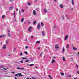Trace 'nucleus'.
Here are the masks:
<instances>
[{
	"mask_svg": "<svg viewBox=\"0 0 79 79\" xmlns=\"http://www.w3.org/2000/svg\"><path fill=\"white\" fill-rule=\"evenodd\" d=\"M58 48H59V44H56L55 45V49L56 50H58Z\"/></svg>",
	"mask_w": 79,
	"mask_h": 79,
	"instance_id": "obj_1",
	"label": "nucleus"
},
{
	"mask_svg": "<svg viewBox=\"0 0 79 79\" xmlns=\"http://www.w3.org/2000/svg\"><path fill=\"white\" fill-rule=\"evenodd\" d=\"M28 31L30 32H31L32 31V27L30 26L28 28Z\"/></svg>",
	"mask_w": 79,
	"mask_h": 79,
	"instance_id": "obj_2",
	"label": "nucleus"
},
{
	"mask_svg": "<svg viewBox=\"0 0 79 79\" xmlns=\"http://www.w3.org/2000/svg\"><path fill=\"white\" fill-rule=\"evenodd\" d=\"M19 75V76H23V75L21 74V73H18L15 75V76Z\"/></svg>",
	"mask_w": 79,
	"mask_h": 79,
	"instance_id": "obj_3",
	"label": "nucleus"
},
{
	"mask_svg": "<svg viewBox=\"0 0 79 79\" xmlns=\"http://www.w3.org/2000/svg\"><path fill=\"white\" fill-rule=\"evenodd\" d=\"M37 28L38 29H40V23H38L37 26Z\"/></svg>",
	"mask_w": 79,
	"mask_h": 79,
	"instance_id": "obj_4",
	"label": "nucleus"
},
{
	"mask_svg": "<svg viewBox=\"0 0 79 79\" xmlns=\"http://www.w3.org/2000/svg\"><path fill=\"white\" fill-rule=\"evenodd\" d=\"M14 18L15 19H16V12L15 11H14L13 13Z\"/></svg>",
	"mask_w": 79,
	"mask_h": 79,
	"instance_id": "obj_5",
	"label": "nucleus"
},
{
	"mask_svg": "<svg viewBox=\"0 0 79 79\" xmlns=\"http://www.w3.org/2000/svg\"><path fill=\"white\" fill-rule=\"evenodd\" d=\"M7 32H8V36L9 37H11V35H10V30H8L7 31Z\"/></svg>",
	"mask_w": 79,
	"mask_h": 79,
	"instance_id": "obj_6",
	"label": "nucleus"
},
{
	"mask_svg": "<svg viewBox=\"0 0 79 79\" xmlns=\"http://www.w3.org/2000/svg\"><path fill=\"white\" fill-rule=\"evenodd\" d=\"M33 13L34 15H37V12H36L35 10H34L33 11Z\"/></svg>",
	"mask_w": 79,
	"mask_h": 79,
	"instance_id": "obj_7",
	"label": "nucleus"
},
{
	"mask_svg": "<svg viewBox=\"0 0 79 79\" xmlns=\"http://www.w3.org/2000/svg\"><path fill=\"white\" fill-rule=\"evenodd\" d=\"M17 69H21V70H23V69H24V68H20L19 67H17Z\"/></svg>",
	"mask_w": 79,
	"mask_h": 79,
	"instance_id": "obj_8",
	"label": "nucleus"
},
{
	"mask_svg": "<svg viewBox=\"0 0 79 79\" xmlns=\"http://www.w3.org/2000/svg\"><path fill=\"white\" fill-rule=\"evenodd\" d=\"M6 35H0V38H2V37H6Z\"/></svg>",
	"mask_w": 79,
	"mask_h": 79,
	"instance_id": "obj_9",
	"label": "nucleus"
},
{
	"mask_svg": "<svg viewBox=\"0 0 79 79\" xmlns=\"http://www.w3.org/2000/svg\"><path fill=\"white\" fill-rule=\"evenodd\" d=\"M68 35H66L65 38L64 40H67V39H68Z\"/></svg>",
	"mask_w": 79,
	"mask_h": 79,
	"instance_id": "obj_10",
	"label": "nucleus"
},
{
	"mask_svg": "<svg viewBox=\"0 0 79 79\" xmlns=\"http://www.w3.org/2000/svg\"><path fill=\"white\" fill-rule=\"evenodd\" d=\"M43 11L44 13H46L47 12V9H44L43 10Z\"/></svg>",
	"mask_w": 79,
	"mask_h": 79,
	"instance_id": "obj_11",
	"label": "nucleus"
},
{
	"mask_svg": "<svg viewBox=\"0 0 79 79\" xmlns=\"http://www.w3.org/2000/svg\"><path fill=\"white\" fill-rule=\"evenodd\" d=\"M55 62V60L54 59H52V60L51 63H53Z\"/></svg>",
	"mask_w": 79,
	"mask_h": 79,
	"instance_id": "obj_12",
	"label": "nucleus"
},
{
	"mask_svg": "<svg viewBox=\"0 0 79 79\" xmlns=\"http://www.w3.org/2000/svg\"><path fill=\"white\" fill-rule=\"evenodd\" d=\"M74 0H71L72 4L73 5H74Z\"/></svg>",
	"mask_w": 79,
	"mask_h": 79,
	"instance_id": "obj_13",
	"label": "nucleus"
},
{
	"mask_svg": "<svg viewBox=\"0 0 79 79\" xmlns=\"http://www.w3.org/2000/svg\"><path fill=\"white\" fill-rule=\"evenodd\" d=\"M42 35L43 36L45 35V32L44 31L42 32Z\"/></svg>",
	"mask_w": 79,
	"mask_h": 79,
	"instance_id": "obj_14",
	"label": "nucleus"
},
{
	"mask_svg": "<svg viewBox=\"0 0 79 79\" xmlns=\"http://www.w3.org/2000/svg\"><path fill=\"white\" fill-rule=\"evenodd\" d=\"M73 49L74 50H77V48L76 47H73Z\"/></svg>",
	"mask_w": 79,
	"mask_h": 79,
	"instance_id": "obj_15",
	"label": "nucleus"
},
{
	"mask_svg": "<svg viewBox=\"0 0 79 79\" xmlns=\"http://www.w3.org/2000/svg\"><path fill=\"white\" fill-rule=\"evenodd\" d=\"M3 49H6V45H5L3 46Z\"/></svg>",
	"mask_w": 79,
	"mask_h": 79,
	"instance_id": "obj_16",
	"label": "nucleus"
},
{
	"mask_svg": "<svg viewBox=\"0 0 79 79\" xmlns=\"http://www.w3.org/2000/svg\"><path fill=\"white\" fill-rule=\"evenodd\" d=\"M62 59H63V61H66V60H65V58L64 57H63Z\"/></svg>",
	"mask_w": 79,
	"mask_h": 79,
	"instance_id": "obj_17",
	"label": "nucleus"
},
{
	"mask_svg": "<svg viewBox=\"0 0 79 79\" xmlns=\"http://www.w3.org/2000/svg\"><path fill=\"white\" fill-rule=\"evenodd\" d=\"M60 8H63V5L61 4L60 5Z\"/></svg>",
	"mask_w": 79,
	"mask_h": 79,
	"instance_id": "obj_18",
	"label": "nucleus"
},
{
	"mask_svg": "<svg viewBox=\"0 0 79 79\" xmlns=\"http://www.w3.org/2000/svg\"><path fill=\"white\" fill-rule=\"evenodd\" d=\"M41 26H42V27H43V26H44V23H43V22L41 23Z\"/></svg>",
	"mask_w": 79,
	"mask_h": 79,
	"instance_id": "obj_19",
	"label": "nucleus"
},
{
	"mask_svg": "<svg viewBox=\"0 0 79 79\" xmlns=\"http://www.w3.org/2000/svg\"><path fill=\"white\" fill-rule=\"evenodd\" d=\"M24 21V18H23L21 20V22H23Z\"/></svg>",
	"mask_w": 79,
	"mask_h": 79,
	"instance_id": "obj_20",
	"label": "nucleus"
},
{
	"mask_svg": "<svg viewBox=\"0 0 79 79\" xmlns=\"http://www.w3.org/2000/svg\"><path fill=\"white\" fill-rule=\"evenodd\" d=\"M69 47V44H67V46H66V48H68V47Z\"/></svg>",
	"mask_w": 79,
	"mask_h": 79,
	"instance_id": "obj_21",
	"label": "nucleus"
},
{
	"mask_svg": "<svg viewBox=\"0 0 79 79\" xmlns=\"http://www.w3.org/2000/svg\"><path fill=\"white\" fill-rule=\"evenodd\" d=\"M9 10H13V7H10Z\"/></svg>",
	"mask_w": 79,
	"mask_h": 79,
	"instance_id": "obj_22",
	"label": "nucleus"
},
{
	"mask_svg": "<svg viewBox=\"0 0 79 79\" xmlns=\"http://www.w3.org/2000/svg\"><path fill=\"white\" fill-rule=\"evenodd\" d=\"M9 41V40H7L6 42V44H8V42Z\"/></svg>",
	"mask_w": 79,
	"mask_h": 79,
	"instance_id": "obj_23",
	"label": "nucleus"
},
{
	"mask_svg": "<svg viewBox=\"0 0 79 79\" xmlns=\"http://www.w3.org/2000/svg\"><path fill=\"white\" fill-rule=\"evenodd\" d=\"M40 42L39 41H37L36 42V44H40Z\"/></svg>",
	"mask_w": 79,
	"mask_h": 79,
	"instance_id": "obj_24",
	"label": "nucleus"
},
{
	"mask_svg": "<svg viewBox=\"0 0 79 79\" xmlns=\"http://www.w3.org/2000/svg\"><path fill=\"white\" fill-rule=\"evenodd\" d=\"M34 64H30L29 65L30 66H34Z\"/></svg>",
	"mask_w": 79,
	"mask_h": 79,
	"instance_id": "obj_25",
	"label": "nucleus"
},
{
	"mask_svg": "<svg viewBox=\"0 0 79 79\" xmlns=\"http://www.w3.org/2000/svg\"><path fill=\"white\" fill-rule=\"evenodd\" d=\"M36 24V21H35L33 22V24Z\"/></svg>",
	"mask_w": 79,
	"mask_h": 79,
	"instance_id": "obj_26",
	"label": "nucleus"
},
{
	"mask_svg": "<svg viewBox=\"0 0 79 79\" xmlns=\"http://www.w3.org/2000/svg\"><path fill=\"white\" fill-rule=\"evenodd\" d=\"M36 11H39V8H36Z\"/></svg>",
	"mask_w": 79,
	"mask_h": 79,
	"instance_id": "obj_27",
	"label": "nucleus"
},
{
	"mask_svg": "<svg viewBox=\"0 0 79 79\" xmlns=\"http://www.w3.org/2000/svg\"><path fill=\"white\" fill-rule=\"evenodd\" d=\"M22 59H24V60H27V58H24V57H22Z\"/></svg>",
	"mask_w": 79,
	"mask_h": 79,
	"instance_id": "obj_28",
	"label": "nucleus"
},
{
	"mask_svg": "<svg viewBox=\"0 0 79 79\" xmlns=\"http://www.w3.org/2000/svg\"><path fill=\"white\" fill-rule=\"evenodd\" d=\"M21 11L23 13H24V10L23 9H22Z\"/></svg>",
	"mask_w": 79,
	"mask_h": 79,
	"instance_id": "obj_29",
	"label": "nucleus"
},
{
	"mask_svg": "<svg viewBox=\"0 0 79 79\" xmlns=\"http://www.w3.org/2000/svg\"><path fill=\"white\" fill-rule=\"evenodd\" d=\"M64 50H65L64 48V47H63V52H64Z\"/></svg>",
	"mask_w": 79,
	"mask_h": 79,
	"instance_id": "obj_30",
	"label": "nucleus"
},
{
	"mask_svg": "<svg viewBox=\"0 0 79 79\" xmlns=\"http://www.w3.org/2000/svg\"><path fill=\"white\" fill-rule=\"evenodd\" d=\"M28 23L29 24H31V21H28Z\"/></svg>",
	"mask_w": 79,
	"mask_h": 79,
	"instance_id": "obj_31",
	"label": "nucleus"
},
{
	"mask_svg": "<svg viewBox=\"0 0 79 79\" xmlns=\"http://www.w3.org/2000/svg\"><path fill=\"white\" fill-rule=\"evenodd\" d=\"M16 48H15L14 49V50H13V52H15L16 51Z\"/></svg>",
	"mask_w": 79,
	"mask_h": 79,
	"instance_id": "obj_32",
	"label": "nucleus"
},
{
	"mask_svg": "<svg viewBox=\"0 0 79 79\" xmlns=\"http://www.w3.org/2000/svg\"><path fill=\"white\" fill-rule=\"evenodd\" d=\"M24 53L25 54V55H27V51H25L24 52Z\"/></svg>",
	"mask_w": 79,
	"mask_h": 79,
	"instance_id": "obj_33",
	"label": "nucleus"
},
{
	"mask_svg": "<svg viewBox=\"0 0 79 79\" xmlns=\"http://www.w3.org/2000/svg\"><path fill=\"white\" fill-rule=\"evenodd\" d=\"M26 49H27L28 48V46H26L25 47Z\"/></svg>",
	"mask_w": 79,
	"mask_h": 79,
	"instance_id": "obj_34",
	"label": "nucleus"
},
{
	"mask_svg": "<svg viewBox=\"0 0 79 79\" xmlns=\"http://www.w3.org/2000/svg\"><path fill=\"white\" fill-rule=\"evenodd\" d=\"M27 4L29 6H30V5H31V4L29 2H28Z\"/></svg>",
	"mask_w": 79,
	"mask_h": 79,
	"instance_id": "obj_35",
	"label": "nucleus"
},
{
	"mask_svg": "<svg viewBox=\"0 0 79 79\" xmlns=\"http://www.w3.org/2000/svg\"><path fill=\"white\" fill-rule=\"evenodd\" d=\"M61 75L62 76H64V73H61Z\"/></svg>",
	"mask_w": 79,
	"mask_h": 79,
	"instance_id": "obj_36",
	"label": "nucleus"
},
{
	"mask_svg": "<svg viewBox=\"0 0 79 79\" xmlns=\"http://www.w3.org/2000/svg\"><path fill=\"white\" fill-rule=\"evenodd\" d=\"M5 15H3V16H2V18H5Z\"/></svg>",
	"mask_w": 79,
	"mask_h": 79,
	"instance_id": "obj_37",
	"label": "nucleus"
},
{
	"mask_svg": "<svg viewBox=\"0 0 79 79\" xmlns=\"http://www.w3.org/2000/svg\"><path fill=\"white\" fill-rule=\"evenodd\" d=\"M20 55L21 56H22V55H23V53H22V52L20 53Z\"/></svg>",
	"mask_w": 79,
	"mask_h": 79,
	"instance_id": "obj_38",
	"label": "nucleus"
},
{
	"mask_svg": "<svg viewBox=\"0 0 79 79\" xmlns=\"http://www.w3.org/2000/svg\"><path fill=\"white\" fill-rule=\"evenodd\" d=\"M0 67H1V68H3V66L1 65L0 66Z\"/></svg>",
	"mask_w": 79,
	"mask_h": 79,
	"instance_id": "obj_39",
	"label": "nucleus"
},
{
	"mask_svg": "<svg viewBox=\"0 0 79 79\" xmlns=\"http://www.w3.org/2000/svg\"><path fill=\"white\" fill-rule=\"evenodd\" d=\"M67 77H71V75H68Z\"/></svg>",
	"mask_w": 79,
	"mask_h": 79,
	"instance_id": "obj_40",
	"label": "nucleus"
},
{
	"mask_svg": "<svg viewBox=\"0 0 79 79\" xmlns=\"http://www.w3.org/2000/svg\"><path fill=\"white\" fill-rule=\"evenodd\" d=\"M77 73L79 74V71H77Z\"/></svg>",
	"mask_w": 79,
	"mask_h": 79,
	"instance_id": "obj_41",
	"label": "nucleus"
},
{
	"mask_svg": "<svg viewBox=\"0 0 79 79\" xmlns=\"http://www.w3.org/2000/svg\"><path fill=\"white\" fill-rule=\"evenodd\" d=\"M31 38L32 39H33V38H34V36H31Z\"/></svg>",
	"mask_w": 79,
	"mask_h": 79,
	"instance_id": "obj_42",
	"label": "nucleus"
},
{
	"mask_svg": "<svg viewBox=\"0 0 79 79\" xmlns=\"http://www.w3.org/2000/svg\"><path fill=\"white\" fill-rule=\"evenodd\" d=\"M25 62H29V60H27L25 61Z\"/></svg>",
	"mask_w": 79,
	"mask_h": 79,
	"instance_id": "obj_43",
	"label": "nucleus"
},
{
	"mask_svg": "<svg viewBox=\"0 0 79 79\" xmlns=\"http://www.w3.org/2000/svg\"><path fill=\"white\" fill-rule=\"evenodd\" d=\"M12 74H14L15 73V72H12Z\"/></svg>",
	"mask_w": 79,
	"mask_h": 79,
	"instance_id": "obj_44",
	"label": "nucleus"
},
{
	"mask_svg": "<svg viewBox=\"0 0 79 79\" xmlns=\"http://www.w3.org/2000/svg\"><path fill=\"white\" fill-rule=\"evenodd\" d=\"M19 14H20V15H21V10H19Z\"/></svg>",
	"mask_w": 79,
	"mask_h": 79,
	"instance_id": "obj_45",
	"label": "nucleus"
},
{
	"mask_svg": "<svg viewBox=\"0 0 79 79\" xmlns=\"http://www.w3.org/2000/svg\"><path fill=\"white\" fill-rule=\"evenodd\" d=\"M53 58H54V59H56V57H53Z\"/></svg>",
	"mask_w": 79,
	"mask_h": 79,
	"instance_id": "obj_46",
	"label": "nucleus"
},
{
	"mask_svg": "<svg viewBox=\"0 0 79 79\" xmlns=\"http://www.w3.org/2000/svg\"><path fill=\"white\" fill-rule=\"evenodd\" d=\"M20 63H23V61H20Z\"/></svg>",
	"mask_w": 79,
	"mask_h": 79,
	"instance_id": "obj_47",
	"label": "nucleus"
},
{
	"mask_svg": "<svg viewBox=\"0 0 79 79\" xmlns=\"http://www.w3.org/2000/svg\"><path fill=\"white\" fill-rule=\"evenodd\" d=\"M49 78H50V77H51V76L49 75Z\"/></svg>",
	"mask_w": 79,
	"mask_h": 79,
	"instance_id": "obj_48",
	"label": "nucleus"
},
{
	"mask_svg": "<svg viewBox=\"0 0 79 79\" xmlns=\"http://www.w3.org/2000/svg\"><path fill=\"white\" fill-rule=\"evenodd\" d=\"M3 69H4L5 70H6V69H5V68H4Z\"/></svg>",
	"mask_w": 79,
	"mask_h": 79,
	"instance_id": "obj_49",
	"label": "nucleus"
},
{
	"mask_svg": "<svg viewBox=\"0 0 79 79\" xmlns=\"http://www.w3.org/2000/svg\"><path fill=\"white\" fill-rule=\"evenodd\" d=\"M57 0H54V2H56V1Z\"/></svg>",
	"mask_w": 79,
	"mask_h": 79,
	"instance_id": "obj_50",
	"label": "nucleus"
},
{
	"mask_svg": "<svg viewBox=\"0 0 79 79\" xmlns=\"http://www.w3.org/2000/svg\"><path fill=\"white\" fill-rule=\"evenodd\" d=\"M18 9L16 8V10L17 11H18Z\"/></svg>",
	"mask_w": 79,
	"mask_h": 79,
	"instance_id": "obj_51",
	"label": "nucleus"
},
{
	"mask_svg": "<svg viewBox=\"0 0 79 79\" xmlns=\"http://www.w3.org/2000/svg\"><path fill=\"white\" fill-rule=\"evenodd\" d=\"M62 18L63 19H64V16H62Z\"/></svg>",
	"mask_w": 79,
	"mask_h": 79,
	"instance_id": "obj_52",
	"label": "nucleus"
},
{
	"mask_svg": "<svg viewBox=\"0 0 79 79\" xmlns=\"http://www.w3.org/2000/svg\"><path fill=\"white\" fill-rule=\"evenodd\" d=\"M76 66L77 68H78V65H77V64Z\"/></svg>",
	"mask_w": 79,
	"mask_h": 79,
	"instance_id": "obj_53",
	"label": "nucleus"
},
{
	"mask_svg": "<svg viewBox=\"0 0 79 79\" xmlns=\"http://www.w3.org/2000/svg\"><path fill=\"white\" fill-rule=\"evenodd\" d=\"M77 55H79V52L78 53Z\"/></svg>",
	"mask_w": 79,
	"mask_h": 79,
	"instance_id": "obj_54",
	"label": "nucleus"
},
{
	"mask_svg": "<svg viewBox=\"0 0 79 79\" xmlns=\"http://www.w3.org/2000/svg\"><path fill=\"white\" fill-rule=\"evenodd\" d=\"M56 27V26H54V28H55Z\"/></svg>",
	"mask_w": 79,
	"mask_h": 79,
	"instance_id": "obj_55",
	"label": "nucleus"
},
{
	"mask_svg": "<svg viewBox=\"0 0 79 79\" xmlns=\"http://www.w3.org/2000/svg\"><path fill=\"white\" fill-rule=\"evenodd\" d=\"M42 55V53H41V54H40V56H41Z\"/></svg>",
	"mask_w": 79,
	"mask_h": 79,
	"instance_id": "obj_56",
	"label": "nucleus"
},
{
	"mask_svg": "<svg viewBox=\"0 0 79 79\" xmlns=\"http://www.w3.org/2000/svg\"><path fill=\"white\" fill-rule=\"evenodd\" d=\"M35 2H37V0H35Z\"/></svg>",
	"mask_w": 79,
	"mask_h": 79,
	"instance_id": "obj_57",
	"label": "nucleus"
},
{
	"mask_svg": "<svg viewBox=\"0 0 79 79\" xmlns=\"http://www.w3.org/2000/svg\"><path fill=\"white\" fill-rule=\"evenodd\" d=\"M38 49H40V48H38Z\"/></svg>",
	"mask_w": 79,
	"mask_h": 79,
	"instance_id": "obj_58",
	"label": "nucleus"
},
{
	"mask_svg": "<svg viewBox=\"0 0 79 79\" xmlns=\"http://www.w3.org/2000/svg\"><path fill=\"white\" fill-rule=\"evenodd\" d=\"M12 0H10V2H12Z\"/></svg>",
	"mask_w": 79,
	"mask_h": 79,
	"instance_id": "obj_59",
	"label": "nucleus"
},
{
	"mask_svg": "<svg viewBox=\"0 0 79 79\" xmlns=\"http://www.w3.org/2000/svg\"><path fill=\"white\" fill-rule=\"evenodd\" d=\"M66 17H68V16H67V15H66Z\"/></svg>",
	"mask_w": 79,
	"mask_h": 79,
	"instance_id": "obj_60",
	"label": "nucleus"
},
{
	"mask_svg": "<svg viewBox=\"0 0 79 79\" xmlns=\"http://www.w3.org/2000/svg\"><path fill=\"white\" fill-rule=\"evenodd\" d=\"M71 10H73V8H72V9H71Z\"/></svg>",
	"mask_w": 79,
	"mask_h": 79,
	"instance_id": "obj_61",
	"label": "nucleus"
},
{
	"mask_svg": "<svg viewBox=\"0 0 79 79\" xmlns=\"http://www.w3.org/2000/svg\"><path fill=\"white\" fill-rule=\"evenodd\" d=\"M15 79H17V78H16V77H15Z\"/></svg>",
	"mask_w": 79,
	"mask_h": 79,
	"instance_id": "obj_62",
	"label": "nucleus"
},
{
	"mask_svg": "<svg viewBox=\"0 0 79 79\" xmlns=\"http://www.w3.org/2000/svg\"><path fill=\"white\" fill-rule=\"evenodd\" d=\"M10 54H9V55H8V56H10Z\"/></svg>",
	"mask_w": 79,
	"mask_h": 79,
	"instance_id": "obj_63",
	"label": "nucleus"
},
{
	"mask_svg": "<svg viewBox=\"0 0 79 79\" xmlns=\"http://www.w3.org/2000/svg\"><path fill=\"white\" fill-rule=\"evenodd\" d=\"M44 58H45V56H44Z\"/></svg>",
	"mask_w": 79,
	"mask_h": 79,
	"instance_id": "obj_64",
	"label": "nucleus"
}]
</instances>
